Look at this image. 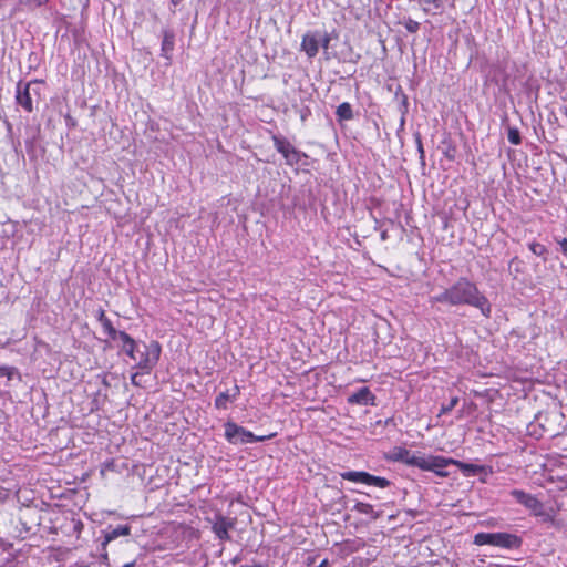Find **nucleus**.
<instances>
[{
  "label": "nucleus",
  "instance_id": "1",
  "mask_svg": "<svg viewBox=\"0 0 567 567\" xmlns=\"http://www.w3.org/2000/svg\"><path fill=\"white\" fill-rule=\"evenodd\" d=\"M430 302L449 306H472L480 309L481 313L491 317L492 307L488 299L480 291L478 287L468 278L461 277L443 292L430 298Z\"/></svg>",
  "mask_w": 567,
  "mask_h": 567
},
{
  "label": "nucleus",
  "instance_id": "2",
  "mask_svg": "<svg viewBox=\"0 0 567 567\" xmlns=\"http://www.w3.org/2000/svg\"><path fill=\"white\" fill-rule=\"evenodd\" d=\"M161 352L162 348L157 341L141 342L133 359L135 368L141 370L142 373H150L157 364Z\"/></svg>",
  "mask_w": 567,
  "mask_h": 567
},
{
  "label": "nucleus",
  "instance_id": "3",
  "mask_svg": "<svg viewBox=\"0 0 567 567\" xmlns=\"http://www.w3.org/2000/svg\"><path fill=\"white\" fill-rule=\"evenodd\" d=\"M477 546L491 545L503 549H516L522 545L519 536L511 533H477L474 536Z\"/></svg>",
  "mask_w": 567,
  "mask_h": 567
},
{
  "label": "nucleus",
  "instance_id": "4",
  "mask_svg": "<svg viewBox=\"0 0 567 567\" xmlns=\"http://www.w3.org/2000/svg\"><path fill=\"white\" fill-rule=\"evenodd\" d=\"M342 480L360 483L369 486H375L379 488H386L390 486V481L385 477L374 476L368 472L363 471H347L340 473Z\"/></svg>",
  "mask_w": 567,
  "mask_h": 567
},
{
  "label": "nucleus",
  "instance_id": "5",
  "mask_svg": "<svg viewBox=\"0 0 567 567\" xmlns=\"http://www.w3.org/2000/svg\"><path fill=\"white\" fill-rule=\"evenodd\" d=\"M511 495L517 503L527 508L534 516L549 518L546 513L544 504L534 495L528 494L522 489L511 491Z\"/></svg>",
  "mask_w": 567,
  "mask_h": 567
},
{
  "label": "nucleus",
  "instance_id": "6",
  "mask_svg": "<svg viewBox=\"0 0 567 567\" xmlns=\"http://www.w3.org/2000/svg\"><path fill=\"white\" fill-rule=\"evenodd\" d=\"M225 437L231 444H245L251 443L255 434L234 422H227L225 424Z\"/></svg>",
  "mask_w": 567,
  "mask_h": 567
},
{
  "label": "nucleus",
  "instance_id": "7",
  "mask_svg": "<svg viewBox=\"0 0 567 567\" xmlns=\"http://www.w3.org/2000/svg\"><path fill=\"white\" fill-rule=\"evenodd\" d=\"M450 464L455 465V460L446 458L443 456L427 455L426 461H425L424 471H430L441 477H445L449 475V473L445 471V468Z\"/></svg>",
  "mask_w": 567,
  "mask_h": 567
},
{
  "label": "nucleus",
  "instance_id": "8",
  "mask_svg": "<svg viewBox=\"0 0 567 567\" xmlns=\"http://www.w3.org/2000/svg\"><path fill=\"white\" fill-rule=\"evenodd\" d=\"M320 48L319 30L307 31L301 40L300 49L309 59L315 58Z\"/></svg>",
  "mask_w": 567,
  "mask_h": 567
},
{
  "label": "nucleus",
  "instance_id": "9",
  "mask_svg": "<svg viewBox=\"0 0 567 567\" xmlns=\"http://www.w3.org/2000/svg\"><path fill=\"white\" fill-rule=\"evenodd\" d=\"M234 526V519L227 518L223 515H216L212 525V529L216 537H218L220 540H229V530L233 529Z\"/></svg>",
  "mask_w": 567,
  "mask_h": 567
},
{
  "label": "nucleus",
  "instance_id": "10",
  "mask_svg": "<svg viewBox=\"0 0 567 567\" xmlns=\"http://www.w3.org/2000/svg\"><path fill=\"white\" fill-rule=\"evenodd\" d=\"M16 101L27 112H32L33 103L31 95V83L19 82L17 84Z\"/></svg>",
  "mask_w": 567,
  "mask_h": 567
},
{
  "label": "nucleus",
  "instance_id": "11",
  "mask_svg": "<svg viewBox=\"0 0 567 567\" xmlns=\"http://www.w3.org/2000/svg\"><path fill=\"white\" fill-rule=\"evenodd\" d=\"M348 402L350 404H360V405H374L375 404V395L370 391L369 388H361L359 391L354 392L348 398Z\"/></svg>",
  "mask_w": 567,
  "mask_h": 567
},
{
  "label": "nucleus",
  "instance_id": "12",
  "mask_svg": "<svg viewBox=\"0 0 567 567\" xmlns=\"http://www.w3.org/2000/svg\"><path fill=\"white\" fill-rule=\"evenodd\" d=\"M117 341L120 342L122 351L133 360L141 343L135 342V340L126 332L120 334V339Z\"/></svg>",
  "mask_w": 567,
  "mask_h": 567
},
{
  "label": "nucleus",
  "instance_id": "13",
  "mask_svg": "<svg viewBox=\"0 0 567 567\" xmlns=\"http://www.w3.org/2000/svg\"><path fill=\"white\" fill-rule=\"evenodd\" d=\"M239 388L234 386L231 391H225L219 393L215 399V406L217 409H227L228 403L234 402L239 395Z\"/></svg>",
  "mask_w": 567,
  "mask_h": 567
},
{
  "label": "nucleus",
  "instance_id": "14",
  "mask_svg": "<svg viewBox=\"0 0 567 567\" xmlns=\"http://www.w3.org/2000/svg\"><path fill=\"white\" fill-rule=\"evenodd\" d=\"M174 45H175V35L172 31L169 30H164L163 31V40H162V48H161V51H162V56H164L166 60H171L172 58V52L174 50Z\"/></svg>",
  "mask_w": 567,
  "mask_h": 567
},
{
  "label": "nucleus",
  "instance_id": "15",
  "mask_svg": "<svg viewBox=\"0 0 567 567\" xmlns=\"http://www.w3.org/2000/svg\"><path fill=\"white\" fill-rule=\"evenodd\" d=\"M99 321L102 324L103 331L114 341L120 339V334L125 333V331H117L111 320L105 316L104 311H101L99 315Z\"/></svg>",
  "mask_w": 567,
  "mask_h": 567
},
{
  "label": "nucleus",
  "instance_id": "16",
  "mask_svg": "<svg viewBox=\"0 0 567 567\" xmlns=\"http://www.w3.org/2000/svg\"><path fill=\"white\" fill-rule=\"evenodd\" d=\"M131 534V527L128 525H122V526H117L116 528L110 530V532H106L104 534V540L102 543L103 545V548H105V546L113 542L114 539H116L117 537H121V536H128Z\"/></svg>",
  "mask_w": 567,
  "mask_h": 567
},
{
  "label": "nucleus",
  "instance_id": "17",
  "mask_svg": "<svg viewBox=\"0 0 567 567\" xmlns=\"http://www.w3.org/2000/svg\"><path fill=\"white\" fill-rule=\"evenodd\" d=\"M276 150L286 158L296 147L286 138L274 136Z\"/></svg>",
  "mask_w": 567,
  "mask_h": 567
},
{
  "label": "nucleus",
  "instance_id": "18",
  "mask_svg": "<svg viewBox=\"0 0 567 567\" xmlns=\"http://www.w3.org/2000/svg\"><path fill=\"white\" fill-rule=\"evenodd\" d=\"M426 456L427 455L424 454L410 452L408 458L404 461V464L415 466L424 471Z\"/></svg>",
  "mask_w": 567,
  "mask_h": 567
},
{
  "label": "nucleus",
  "instance_id": "19",
  "mask_svg": "<svg viewBox=\"0 0 567 567\" xmlns=\"http://www.w3.org/2000/svg\"><path fill=\"white\" fill-rule=\"evenodd\" d=\"M339 121H349L353 117L352 106L348 102L341 103L336 111Z\"/></svg>",
  "mask_w": 567,
  "mask_h": 567
},
{
  "label": "nucleus",
  "instance_id": "20",
  "mask_svg": "<svg viewBox=\"0 0 567 567\" xmlns=\"http://www.w3.org/2000/svg\"><path fill=\"white\" fill-rule=\"evenodd\" d=\"M353 509L360 514L370 516L373 519L379 517V514L374 511L373 505L369 503L358 502L355 503Z\"/></svg>",
  "mask_w": 567,
  "mask_h": 567
},
{
  "label": "nucleus",
  "instance_id": "21",
  "mask_svg": "<svg viewBox=\"0 0 567 567\" xmlns=\"http://www.w3.org/2000/svg\"><path fill=\"white\" fill-rule=\"evenodd\" d=\"M455 465H457L464 473L478 474L485 471L484 466L470 463H462L460 461H455Z\"/></svg>",
  "mask_w": 567,
  "mask_h": 567
},
{
  "label": "nucleus",
  "instance_id": "22",
  "mask_svg": "<svg viewBox=\"0 0 567 567\" xmlns=\"http://www.w3.org/2000/svg\"><path fill=\"white\" fill-rule=\"evenodd\" d=\"M305 156H306L305 154H302L300 151H298L296 148L285 159H286L287 164L295 165V164H299L301 157H305Z\"/></svg>",
  "mask_w": 567,
  "mask_h": 567
},
{
  "label": "nucleus",
  "instance_id": "23",
  "mask_svg": "<svg viewBox=\"0 0 567 567\" xmlns=\"http://www.w3.org/2000/svg\"><path fill=\"white\" fill-rule=\"evenodd\" d=\"M528 248L536 256H544L547 252V249L544 245L535 241L528 244Z\"/></svg>",
  "mask_w": 567,
  "mask_h": 567
},
{
  "label": "nucleus",
  "instance_id": "24",
  "mask_svg": "<svg viewBox=\"0 0 567 567\" xmlns=\"http://www.w3.org/2000/svg\"><path fill=\"white\" fill-rule=\"evenodd\" d=\"M508 142L513 145H518L520 143V134L517 128L511 127L507 133Z\"/></svg>",
  "mask_w": 567,
  "mask_h": 567
},
{
  "label": "nucleus",
  "instance_id": "25",
  "mask_svg": "<svg viewBox=\"0 0 567 567\" xmlns=\"http://www.w3.org/2000/svg\"><path fill=\"white\" fill-rule=\"evenodd\" d=\"M17 374V369L10 365H0V377L11 380Z\"/></svg>",
  "mask_w": 567,
  "mask_h": 567
},
{
  "label": "nucleus",
  "instance_id": "26",
  "mask_svg": "<svg viewBox=\"0 0 567 567\" xmlns=\"http://www.w3.org/2000/svg\"><path fill=\"white\" fill-rule=\"evenodd\" d=\"M457 403H458V398L457 396L452 398L451 401L449 402V404L442 405L439 415L446 414V413L451 412L457 405Z\"/></svg>",
  "mask_w": 567,
  "mask_h": 567
},
{
  "label": "nucleus",
  "instance_id": "27",
  "mask_svg": "<svg viewBox=\"0 0 567 567\" xmlns=\"http://www.w3.org/2000/svg\"><path fill=\"white\" fill-rule=\"evenodd\" d=\"M319 38H320V47L323 50H328L331 38L326 31H319Z\"/></svg>",
  "mask_w": 567,
  "mask_h": 567
},
{
  "label": "nucleus",
  "instance_id": "28",
  "mask_svg": "<svg viewBox=\"0 0 567 567\" xmlns=\"http://www.w3.org/2000/svg\"><path fill=\"white\" fill-rule=\"evenodd\" d=\"M409 454H410V451H408L406 449L399 447L394 452V458L396 461H401L404 463V461L408 458Z\"/></svg>",
  "mask_w": 567,
  "mask_h": 567
},
{
  "label": "nucleus",
  "instance_id": "29",
  "mask_svg": "<svg viewBox=\"0 0 567 567\" xmlns=\"http://www.w3.org/2000/svg\"><path fill=\"white\" fill-rule=\"evenodd\" d=\"M404 27L409 32L415 33L420 29V23L415 20L409 19L405 21Z\"/></svg>",
  "mask_w": 567,
  "mask_h": 567
},
{
  "label": "nucleus",
  "instance_id": "30",
  "mask_svg": "<svg viewBox=\"0 0 567 567\" xmlns=\"http://www.w3.org/2000/svg\"><path fill=\"white\" fill-rule=\"evenodd\" d=\"M555 241L558 244L560 251L567 256V238H555Z\"/></svg>",
  "mask_w": 567,
  "mask_h": 567
},
{
  "label": "nucleus",
  "instance_id": "31",
  "mask_svg": "<svg viewBox=\"0 0 567 567\" xmlns=\"http://www.w3.org/2000/svg\"><path fill=\"white\" fill-rule=\"evenodd\" d=\"M275 435H276L275 433H271L269 435H261V436L255 435V439L251 440V443H254V442H264L266 440H269V439L274 437Z\"/></svg>",
  "mask_w": 567,
  "mask_h": 567
},
{
  "label": "nucleus",
  "instance_id": "32",
  "mask_svg": "<svg viewBox=\"0 0 567 567\" xmlns=\"http://www.w3.org/2000/svg\"><path fill=\"white\" fill-rule=\"evenodd\" d=\"M140 373L136 372V373H133L132 377H131V382L134 384V385H138V381H137V378H138Z\"/></svg>",
  "mask_w": 567,
  "mask_h": 567
},
{
  "label": "nucleus",
  "instance_id": "33",
  "mask_svg": "<svg viewBox=\"0 0 567 567\" xmlns=\"http://www.w3.org/2000/svg\"><path fill=\"white\" fill-rule=\"evenodd\" d=\"M317 567H329L328 559H323Z\"/></svg>",
  "mask_w": 567,
  "mask_h": 567
},
{
  "label": "nucleus",
  "instance_id": "34",
  "mask_svg": "<svg viewBox=\"0 0 567 567\" xmlns=\"http://www.w3.org/2000/svg\"><path fill=\"white\" fill-rule=\"evenodd\" d=\"M183 0H172L174 7L178 6Z\"/></svg>",
  "mask_w": 567,
  "mask_h": 567
},
{
  "label": "nucleus",
  "instance_id": "35",
  "mask_svg": "<svg viewBox=\"0 0 567 567\" xmlns=\"http://www.w3.org/2000/svg\"><path fill=\"white\" fill-rule=\"evenodd\" d=\"M237 561H239V557H235V558L233 559V564H236Z\"/></svg>",
  "mask_w": 567,
  "mask_h": 567
}]
</instances>
